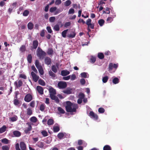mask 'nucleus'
<instances>
[{"mask_svg":"<svg viewBox=\"0 0 150 150\" xmlns=\"http://www.w3.org/2000/svg\"><path fill=\"white\" fill-rule=\"evenodd\" d=\"M78 108V106L77 104L72 103L69 101L66 102L65 108L66 111L68 112H75Z\"/></svg>","mask_w":150,"mask_h":150,"instance_id":"1","label":"nucleus"},{"mask_svg":"<svg viewBox=\"0 0 150 150\" xmlns=\"http://www.w3.org/2000/svg\"><path fill=\"white\" fill-rule=\"evenodd\" d=\"M37 55L40 59H43L46 55V52L39 47L36 51Z\"/></svg>","mask_w":150,"mask_h":150,"instance_id":"2","label":"nucleus"},{"mask_svg":"<svg viewBox=\"0 0 150 150\" xmlns=\"http://www.w3.org/2000/svg\"><path fill=\"white\" fill-rule=\"evenodd\" d=\"M58 86L60 89H63L67 86V84L66 82L60 81L58 83Z\"/></svg>","mask_w":150,"mask_h":150,"instance_id":"3","label":"nucleus"},{"mask_svg":"<svg viewBox=\"0 0 150 150\" xmlns=\"http://www.w3.org/2000/svg\"><path fill=\"white\" fill-rule=\"evenodd\" d=\"M33 99V96L30 93L27 94L25 96L24 100L27 102H29L30 101Z\"/></svg>","mask_w":150,"mask_h":150,"instance_id":"4","label":"nucleus"},{"mask_svg":"<svg viewBox=\"0 0 150 150\" xmlns=\"http://www.w3.org/2000/svg\"><path fill=\"white\" fill-rule=\"evenodd\" d=\"M31 74L32 76L33 81L36 82L39 80V77L37 76L36 74L33 71H32L31 73Z\"/></svg>","mask_w":150,"mask_h":150,"instance_id":"5","label":"nucleus"},{"mask_svg":"<svg viewBox=\"0 0 150 150\" xmlns=\"http://www.w3.org/2000/svg\"><path fill=\"white\" fill-rule=\"evenodd\" d=\"M38 42L37 40H34L33 41L32 43V46L31 47V50H33L36 49L38 45Z\"/></svg>","mask_w":150,"mask_h":150,"instance_id":"6","label":"nucleus"},{"mask_svg":"<svg viewBox=\"0 0 150 150\" xmlns=\"http://www.w3.org/2000/svg\"><path fill=\"white\" fill-rule=\"evenodd\" d=\"M118 67V64H113L112 63H110L109 64V70L110 71L113 68L116 69Z\"/></svg>","mask_w":150,"mask_h":150,"instance_id":"7","label":"nucleus"},{"mask_svg":"<svg viewBox=\"0 0 150 150\" xmlns=\"http://www.w3.org/2000/svg\"><path fill=\"white\" fill-rule=\"evenodd\" d=\"M89 116H90L91 118L96 120H97L98 118V115L96 114H95L92 111H91L90 112Z\"/></svg>","mask_w":150,"mask_h":150,"instance_id":"8","label":"nucleus"},{"mask_svg":"<svg viewBox=\"0 0 150 150\" xmlns=\"http://www.w3.org/2000/svg\"><path fill=\"white\" fill-rule=\"evenodd\" d=\"M14 85L17 88H18L22 86L23 82L21 80H19L18 82L17 81H15Z\"/></svg>","mask_w":150,"mask_h":150,"instance_id":"9","label":"nucleus"},{"mask_svg":"<svg viewBox=\"0 0 150 150\" xmlns=\"http://www.w3.org/2000/svg\"><path fill=\"white\" fill-rule=\"evenodd\" d=\"M36 89L38 92L41 95L43 94V89L41 86H37Z\"/></svg>","mask_w":150,"mask_h":150,"instance_id":"10","label":"nucleus"},{"mask_svg":"<svg viewBox=\"0 0 150 150\" xmlns=\"http://www.w3.org/2000/svg\"><path fill=\"white\" fill-rule=\"evenodd\" d=\"M45 62L46 64L49 65L52 63L51 59L49 57H46L45 59Z\"/></svg>","mask_w":150,"mask_h":150,"instance_id":"11","label":"nucleus"},{"mask_svg":"<svg viewBox=\"0 0 150 150\" xmlns=\"http://www.w3.org/2000/svg\"><path fill=\"white\" fill-rule=\"evenodd\" d=\"M76 35V33L75 32V30L72 31L71 33L70 34H68L67 35V37L70 38H74Z\"/></svg>","mask_w":150,"mask_h":150,"instance_id":"12","label":"nucleus"},{"mask_svg":"<svg viewBox=\"0 0 150 150\" xmlns=\"http://www.w3.org/2000/svg\"><path fill=\"white\" fill-rule=\"evenodd\" d=\"M72 89L71 88H67L66 90H64L63 92L64 93L69 94L71 93Z\"/></svg>","mask_w":150,"mask_h":150,"instance_id":"13","label":"nucleus"},{"mask_svg":"<svg viewBox=\"0 0 150 150\" xmlns=\"http://www.w3.org/2000/svg\"><path fill=\"white\" fill-rule=\"evenodd\" d=\"M20 147L21 150H25L26 149V146L23 142H21L20 144Z\"/></svg>","mask_w":150,"mask_h":150,"instance_id":"14","label":"nucleus"},{"mask_svg":"<svg viewBox=\"0 0 150 150\" xmlns=\"http://www.w3.org/2000/svg\"><path fill=\"white\" fill-rule=\"evenodd\" d=\"M70 74V72L67 70H63L61 72V74L62 76H66Z\"/></svg>","mask_w":150,"mask_h":150,"instance_id":"15","label":"nucleus"},{"mask_svg":"<svg viewBox=\"0 0 150 150\" xmlns=\"http://www.w3.org/2000/svg\"><path fill=\"white\" fill-rule=\"evenodd\" d=\"M111 16L112 17H109L107 18L106 21L108 23H111L113 20V18L115 17L116 15L114 14L113 16Z\"/></svg>","mask_w":150,"mask_h":150,"instance_id":"16","label":"nucleus"},{"mask_svg":"<svg viewBox=\"0 0 150 150\" xmlns=\"http://www.w3.org/2000/svg\"><path fill=\"white\" fill-rule=\"evenodd\" d=\"M36 146L40 148H42L44 147V143L43 142L39 141L37 143Z\"/></svg>","mask_w":150,"mask_h":150,"instance_id":"17","label":"nucleus"},{"mask_svg":"<svg viewBox=\"0 0 150 150\" xmlns=\"http://www.w3.org/2000/svg\"><path fill=\"white\" fill-rule=\"evenodd\" d=\"M13 102L15 105L20 106L21 105V101L18 99H14Z\"/></svg>","mask_w":150,"mask_h":150,"instance_id":"18","label":"nucleus"},{"mask_svg":"<svg viewBox=\"0 0 150 150\" xmlns=\"http://www.w3.org/2000/svg\"><path fill=\"white\" fill-rule=\"evenodd\" d=\"M35 64L36 67L38 69L42 67L41 64L39 63V61L38 60H35Z\"/></svg>","mask_w":150,"mask_h":150,"instance_id":"19","label":"nucleus"},{"mask_svg":"<svg viewBox=\"0 0 150 150\" xmlns=\"http://www.w3.org/2000/svg\"><path fill=\"white\" fill-rule=\"evenodd\" d=\"M49 92L50 93V95H51L56 94L55 90L52 88H50Z\"/></svg>","mask_w":150,"mask_h":150,"instance_id":"20","label":"nucleus"},{"mask_svg":"<svg viewBox=\"0 0 150 150\" xmlns=\"http://www.w3.org/2000/svg\"><path fill=\"white\" fill-rule=\"evenodd\" d=\"M13 133V135L16 137H19L21 135V133L18 131H15Z\"/></svg>","mask_w":150,"mask_h":150,"instance_id":"21","label":"nucleus"},{"mask_svg":"<svg viewBox=\"0 0 150 150\" xmlns=\"http://www.w3.org/2000/svg\"><path fill=\"white\" fill-rule=\"evenodd\" d=\"M28 28L30 30L33 29L34 26L33 24L31 22H29L27 25Z\"/></svg>","mask_w":150,"mask_h":150,"instance_id":"22","label":"nucleus"},{"mask_svg":"<svg viewBox=\"0 0 150 150\" xmlns=\"http://www.w3.org/2000/svg\"><path fill=\"white\" fill-rule=\"evenodd\" d=\"M27 114L28 115H31L33 114L32 110L29 108H28L27 110Z\"/></svg>","mask_w":150,"mask_h":150,"instance_id":"23","label":"nucleus"},{"mask_svg":"<svg viewBox=\"0 0 150 150\" xmlns=\"http://www.w3.org/2000/svg\"><path fill=\"white\" fill-rule=\"evenodd\" d=\"M38 80V82L39 84L42 86H45V83L43 80L40 79Z\"/></svg>","mask_w":150,"mask_h":150,"instance_id":"24","label":"nucleus"},{"mask_svg":"<svg viewBox=\"0 0 150 150\" xmlns=\"http://www.w3.org/2000/svg\"><path fill=\"white\" fill-rule=\"evenodd\" d=\"M27 59L28 62L29 63H31L32 62V56L31 54H29L27 57Z\"/></svg>","mask_w":150,"mask_h":150,"instance_id":"25","label":"nucleus"},{"mask_svg":"<svg viewBox=\"0 0 150 150\" xmlns=\"http://www.w3.org/2000/svg\"><path fill=\"white\" fill-rule=\"evenodd\" d=\"M51 69L54 73H56L57 71V68L55 65H53L52 66Z\"/></svg>","mask_w":150,"mask_h":150,"instance_id":"26","label":"nucleus"},{"mask_svg":"<svg viewBox=\"0 0 150 150\" xmlns=\"http://www.w3.org/2000/svg\"><path fill=\"white\" fill-rule=\"evenodd\" d=\"M60 128L58 126H54L53 127V130L54 132H57L59 131Z\"/></svg>","mask_w":150,"mask_h":150,"instance_id":"27","label":"nucleus"},{"mask_svg":"<svg viewBox=\"0 0 150 150\" xmlns=\"http://www.w3.org/2000/svg\"><path fill=\"white\" fill-rule=\"evenodd\" d=\"M57 110L59 112L60 114H64L65 113V111L61 107H59L58 108Z\"/></svg>","mask_w":150,"mask_h":150,"instance_id":"28","label":"nucleus"},{"mask_svg":"<svg viewBox=\"0 0 150 150\" xmlns=\"http://www.w3.org/2000/svg\"><path fill=\"white\" fill-rule=\"evenodd\" d=\"M6 127L5 125H3L0 128V133H2L6 130Z\"/></svg>","mask_w":150,"mask_h":150,"instance_id":"29","label":"nucleus"},{"mask_svg":"<svg viewBox=\"0 0 150 150\" xmlns=\"http://www.w3.org/2000/svg\"><path fill=\"white\" fill-rule=\"evenodd\" d=\"M112 83L114 84H116L119 83V79L117 77H115L112 80Z\"/></svg>","mask_w":150,"mask_h":150,"instance_id":"30","label":"nucleus"},{"mask_svg":"<svg viewBox=\"0 0 150 150\" xmlns=\"http://www.w3.org/2000/svg\"><path fill=\"white\" fill-rule=\"evenodd\" d=\"M64 136V133L62 132L59 133L57 136L58 138L60 139H62Z\"/></svg>","mask_w":150,"mask_h":150,"instance_id":"31","label":"nucleus"},{"mask_svg":"<svg viewBox=\"0 0 150 150\" xmlns=\"http://www.w3.org/2000/svg\"><path fill=\"white\" fill-rule=\"evenodd\" d=\"M1 142L4 144H7L9 143V140L6 138H4L1 140Z\"/></svg>","mask_w":150,"mask_h":150,"instance_id":"32","label":"nucleus"},{"mask_svg":"<svg viewBox=\"0 0 150 150\" xmlns=\"http://www.w3.org/2000/svg\"><path fill=\"white\" fill-rule=\"evenodd\" d=\"M32 128V126H31V125H29L27 129H25V131H24L25 132L26 134L28 133V132L30 131L31 130Z\"/></svg>","mask_w":150,"mask_h":150,"instance_id":"33","label":"nucleus"},{"mask_svg":"<svg viewBox=\"0 0 150 150\" xmlns=\"http://www.w3.org/2000/svg\"><path fill=\"white\" fill-rule=\"evenodd\" d=\"M98 57L100 59H103L104 58V55L101 52L98 53Z\"/></svg>","mask_w":150,"mask_h":150,"instance_id":"34","label":"nucleus"},{"mask_svg":"<svg viewBox=\"0 0 150 150\" xmlns=\"http://www.w3.org/2000/svg\"><path fill=\"white\" fill-rule=\"evenodd\" d=\"M105 21L103 19H100L98 21V23L100 26H102L104 23Z\"/></svg>","mask_w":150,"mask_h":150,"instance_id":"35","label":"nucleus"},{"mask_svg":"<svg viewBox=\"0 0 150 150\" xmlns=\"http://www.w3.org/2000/svg\"><path fill=\"white\" fill-rule=\"evenodd\" d=\"M47 124L49 125H52L54 123V121L52 119H49L47 121Z\"/></svg>","mask_w":150,"mask_h":150,"instance_id":"36","label":"nucleus"},{"mask_svg":"<svg viewBox=\"0 0 150 150\" xmlns=\"http://www.w3.org/2000/svg\"><path fill=\"white\" fill-rule=\"evenodd\" d=\"M30 121L33 122H36L37 120V118L34 116L32 117L30 119Z\"/></svg>","mask_w":150,"mask_h":150,"instance_id":"37","label":"nucleus"},{"mask_svg":"<svg viewBox=\"0 0 150 150\" xmlns=\"http://www.w3.org/2000/svg\"><path fill=\"white\" fill-rule=\"evenodd\" d=\"M108 79V76H106L103 77L102 79L103 82L104 83H106Z\"/></svg>","mask_w":150,"mask_h":150,"instance_id":"38","label":"nucleus"},{"mask_svg":"<svg viewBox=\"0 0 150 150\" xmlns=\"http://www.w3.org/2000/svg\"><path fill=\"white\" fill-rule=\"evenodd\" d=\"M110 8H109L107 7L105 9V11H103V13L107 14H109L110 13Z\"/></svg>","mask_w":150,"mask_h":150,"instance_id":"39","label":"nucleus"},{"mask_svg":"<svg viewBox=\"0 0 150 150\" xmlns=\"http://www.w3.org/2000/svg\"><path fill=\"white\" fill-rule=\"evenodd\" d=\"M49 75L52 78H55L56 76L55 74L53 73L50 70L48 72Z\"/></svg>","mask_w":150,"mask_h":150,"instance_id":"40","label":"nucleus"},{"mask_svg":"<svg viewBox=\"0 0 150 150\" xmlns=\"http://www.w3.org/2000/svg\"><path fill=\"white\" fill-rule=\"evenodd\" d=\"M20 50L22 52H24L26 50V47L25 45H22L20 47Z\"/></svg>","mask_w":150,"mask_h":150,"instance_id":"41","label":"nucleus"},{"mask_svg":"<svg viewBox=\"0 0 150 150\" xmlns=\"http://www.w3.org/2000/svg\"><path fill=\"white\" fill-rule=\"evenodd\" d=\"M71 4V2L70 0H67L64 3V5L66 6H68Z\"/></svg>","mask_w":150,"mask_h":150,"instance_id":"42","label":"nucleus"},{"mask_svg":"<svg viewBox=\"0 0 150 150\" xmlns=\"http://www.w3.org/2000/svg\"><path fill=\"white\" fill-rule=\"evenodd\" d=\"M45 105L44 104H41L40 107V110L41 111H44L45 108Z\"/></svg>","mask_w":150,"mask_h":150,"instance_id":"43","label":"nucleus"},{"mask_svg":"<svg viewBox=\"0 0 150 150\" xmlns=\"http://www.w3.org/2000/svg\"><path fill=\"white\" fill-rule=\"evenodd\" d=\"M68 29H67L64 30L62 32V36L64 38H65L66 37V35L67 33V32L68 31Z\"/></svg>","mask_w":150,"mask_h":150,"instance_id":"44","label":"nucleus"},{"mask_svg":"<svg viewBox=\"0 0 150 150\" xmlns=\"http://www.w3.org/2000/svg\"><path fill=\"white\" fill-rule=\"evenodd\" d=\"M103 150H111V148L110 146L106 145L104 146Z\"/></svg>","mask_w":150,"mask_h":150,"instance_id":"45","label":"nucleus"},{"mask_svg":"<svg viewBox=\"0 0 150 150\" xmlns=\"http://www.w3.org/2000/svg\"><path fill=\"white\" fill-rule=\"evenodd\" d=\"M41 133L42 136L44 137H46L48 136V134L47 132L45 130L42 131Z\"/></svg>","mask_w":150,"mask_h":150,"instance_id":"46","label":"nucleus"},{"mask_svg":"<svg viewBox=\"0 0 150 150\" xmlns=\"http://www.w3.org/2000/svg\"><path fill=\"white\" fill-rule=\"evenodd\" d=\"M17 117L16 116H15L14 117H13L10 118L12 122H14L16 121L17 120Z\"/></svg>","mask_w":150,"mask_h":150,"instance_id":"47","label":"nucleus"},{"mask_svg":"<svg viewBox=\"0 0 150 150\" xmlns=\"http://www.w3.org/2000/svg\"><path fill=\"white\" fill-rule=\"evenodd\" d=\"M38 69L40 75H43L44 74V72L42 67Z\"/></svg>","mask_w":150,"mask_h":150,"instance_id":"48","label":"nucleus"},{"mask_svg":"<svg viewBox=\"0 0 150 150\" xmlns=\"http://www.w3.org/2000/svg\"><path fill=\"white\" fill-rule=\"evenodd\" d=\"M54 30L56 31H58L59 30V26L58 25H55L54 27Z\"/></svg>","mask_w":150,"mask_h":150,"instance_id":"49","label":"nucleus"},{"mask_svg":"<svg viewBox=\"0 0 150 150\" xmlns=\"http://www.w3.org/2000/svg\"><path fill=\"white\" fill-rule=\"evenodd\" d=\"M10 147L7 145L3 146L2 147V150H9Z\"/></svg>","mask_w":150,"mask_h":150,"instance_id":"50","label":"nucleus"},{"mask_svg":"<svg viewBox=\"0 0 150 150\" xmlns=\"http://www.w3.org/2000/svg\"><path fill=\"white\" fill-rule=\"evenodd\" d=\"M96 61V58L95 57L92 56L90 59V62L93 63H94Z\"/></svg>","mask_w":150,"mask_h":150,"instance_id":"51","label":"nucleus"},{"mask_svg":"<svg viewBox=\"0 0 150 150\" xmlns=\"http://www.w3.org/2000/svg\"><path fill=\"white\" fill-rule=\"evenodd\" d=\"M57 8L56 7H51L50 9V11L51 13H53L56 10Z\"/></svg>","mask_w":150,"mask_h":150,"instance_id":"52","label":"nucleus"},{"mask_svg":"<svg viewBox=\"0 0 150 150\" xmlns=\"http://www.w3.org/2000/svg\"><path fill=\"white\" fill-rule=\"evenodd\" d=\"M29 14V11L28 10H25L23 13V15L24 16H27Z\"/></svg>","mask_w":150,"mask_h":150,"instance_id":"53","label":"nucleus"},{"mask_svg":"<svg viewBox=\"0 0 150 150\" xmlns=\"http://www.w3.org/2000/svg\"><path fill=\"white\" fill-rule=\"evenodd\" d=\"M35 104V101L34 100L32 101L30 103V105L31 107L33 108L34 107Z\"/></svg>","mask_w":150,"mask_h":150,"instance_id":"54","label":"nucleus"},{"mask_svg":"<svg viewBox=\"0 0 150 150\" xmlns=\"http://www.w3.org/2000/svg\"><path fill=\"white\" fill-rule=\"evenodd\" d=\"M98 111L100 113H103L105 112V110L103 108H100L98 109Z\"/></svg>","mask_w":150,"mask_h":150,"instance_id":"55","label":"nucleus"},{"mask_svg":"<svg viewBox=\"0 0 150 150\" xmlns=\"http://www.w3.org/2000/svg\"><path fill=\"white\" fill-rule=\"evenodd\" d=\"M55 20V18L54 16H52L49 18V21L51 22H53Z\"/></svg>","mask_w":150,"mask_h":150,"instance_id":"56","label":"nucleus"},{"mask_svg":"<svg viewBox=\"0 0 150 150\" xmlns=\"http://www.w3.org/2000/svg\"><path fill=\"white\" fill-rule=\"evenodd\" d=\"M74 9L73 8H71L69 10L68 12V14H73L74 13Z\"/></svg>","mask_w":150,"mask_h":150,"instance_id":"57","label":"nucleus"},{"mask_svg":"<svg viewBox=\"0 0 150 150\" xmlns=\"http://www.w3.org/2000/svg\"><path fill=\"white\" fill-rule=\"evenodd\" d=\"M53 50L52 48L49 49L48 50L47 53L49 55H51L53 54Z\"/></svg>","mask_w":150,"mask_h":150,"instance_id":"58","label":"nucleus"},{"mask_svg":"<svg viewBox=\"0 0 150 150\" xmlns=\"http://www.w3.org/2000/svg\"><path fill=\"white\" fill-rule=\"evenodd\" d=\"M79 96V98L82 99L84 98L85 97L84 94L82 93H80Z\"/></svg>","mask_w":150,"mask_h":150,"instance_id":"59","label":"nucleus"},{"mask_svg":"<svg viewBox=\"0 0 150 150\" xmlns=\"http://www.w3.org/2000/svg\"><path fill=\"white\" fill-rule=\"evenodd\" d=\"M81 77H83L84 78H86L87 76V73L85 72L82 73L81 74Z\"/></svg>","mask_w":150,"mask_h":150,"instance_id":"60","label":"nucleus"},{"mask_svg":"<svg viewBox=\"0 0 150 150\" xmlns=\"http://www.w3.org/2000/svg\"><path fill=\"white\" fill-rule=\"evenodd\" d=\"M31 69L32 70H33L35 72L34 73H38V71L34 65H33L32 66Z\"/></svg>","mask_w":150,"mask_h":150,"instance_id":"61","label":"nucleus"},{"mask_svg":"<svg viewBox=\"0 0 150 150\" xmlns=\"http://www.w3.org/2000/svg\"><path fill=\"white\" fill-rule=\"evenodd\" d=\"M19 77L26 79L27 78L26 76L24 74H21L19 75Z\"/></svg>","mask_w":150,"mask_h":150,"instance_id":"62","label":"nucleus"},{"mask_svg":"<svg viewBox=\"0 0 150 150\" xmlns=\"http://www.w3.org/2000/svg\"><path fill=\"white\" fill-rule=\"evenodd\" d=\"M91 19L90 18H89L86 21V23L88 26H89V25L91 23Z\"/></svg>","mask_w":150,"mask_h":150,"instance_id":"63","label":"nucleus"},{"mask_svg":"<svg viewBox=\"0 0 150 150\" xmlns=\"http://www.w3.org/2000/svg\"><path fill=\"white\" fill-rule=\"evenodd\" d=\"M71 24V22H66L64 24V27H67L70 25Z\"/></svg>","mask_w":150,"mask_h":150,"instance_id":"64","label":"nucleus"}]
</instances>
